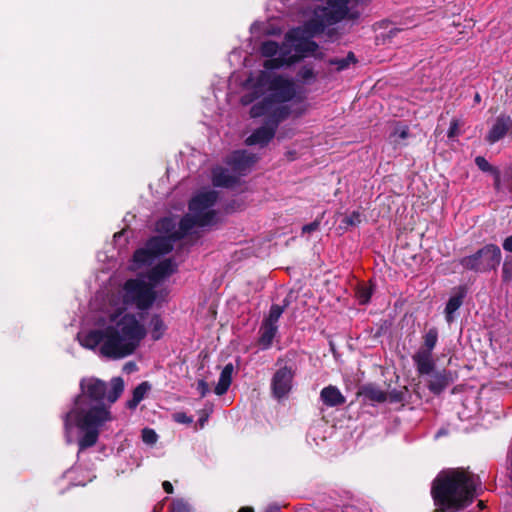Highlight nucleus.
<instances>
[{
    "label": "nucleus",
    "instance_id": "f257e3e1",
    "mask_svg": "<svg viewBox=\"0 0 512 512\" xmlns=\"http://www.w3.org/2000/svg\"><path fill=\"white\" fill-rule=\"evenodd\" d=\"M218 194L205 191L197 194L189 204V213L181 219L176 229L173 218L160 220L156 228L166 235L151 238L145 248L134 253L131 269L137 271L152 266L147 274L149 282L143 279H128L115 293L107 297L102 313L97 317L95 328L82 330L77 339L81 346L98 349L107 358L121 359L135 352L146 337L142 314L126 313L128 306L139 310H148L154 304L160 306L166 301L167 289L155 290V286L177 271L178 265L173 259L156 263V259L169 253L173 241L200 227H209L220 221L215 209Z\"/></svg>",
    "mask_w": 512,
    "mask_h": 512
},
{
    "label": "nucleus",
    "instance_id": "f03ea898",
    "mask_svg": "<svg viewBox=\"0 0 512 512\" xmlns=\"http://www.w3.org/2000/svg\"><path fill=\"white\" fill-rule=\"evenodd\" d=\"M359 2V0H328L324 7L315 5L311 11L305 12L308 17L305 25L289 31L281 46L274 41L263 42L260 52L269 59L263 63L265 70L260 71L255 81L253 78H249L248 84L256 89V93L267 91V87L260 86L258 83L263 72L276 75L270 70L290 66L304 57L317 56L318 46L314 41H311V37L323 31L326 25L344 19H358L361 13Z\"/></svg>",
    "mask_w": 512,
    "mask_h": 512
},
{
    "label": "nucleus",
    "instance_id": "7ed1b4c3",
    "mask_svg": "<svg viewBox=\"0 0 512 512\" xmlns=\"http://www.w3.org/2000/svg\"><path fill=\"white\" fill-rule=\"evenodd\" d=\"M124 391V381L114 377L107 384L95 377L80 381V393L75 397L73 407L64 415V430L68 443L72 442L71 431L75 427L81 433L78 439L79 451L94 446L101 430L114 419L110 404L117 401Z\"/></svg>",
    "mask_w": 512,
    "mask_h": 512
},
{
    "label": "nucleus",
    "instance_id": "20e7f679",
    "mask_svg": "<svg viewBox=\"0 0 512 512\" xmlns=\"http://www.w3.org/2000/svg\"><path fill=\"white\" fill-rule=\"evenodd\" d=\"M270 93L263 101L252 106L253 118L266 117V123L247 139V145L265 146L274 137L278 124L289 116L300 117L308 110L304 91L284 75L263 72L258 81Z\"/></svg>",
    "mask_w": 512,
    "mask_h": 512
},
{
    "label": "nucleus",
    "instance_id": "39448f33",
    "mask_svg": "<svg viewBox=\"0 0 512 512\" xmlns=\"http://www.w3.org/2000/svg\"><path fill=\"white\" fill-rule=\"evenodd\" d=\"M480 480L478 476L463 468L440 472L433 481L431 495L435 512H458L468 506L474 498Z\"/></svg>",
    "mask_w": 512,
    "mask_h": 512
},
{
    "label": "nucleus",
    "instance_id": "423d86ee",
    "mask_svg": "<svg viewBox=\"0 0 512 512\" xmlns=\"http://www.w3.org/2000/svg\"><path fill=\"white\" fill-rule=\"evenodd\" d=\"M256 161V156L247 151L234 152L229 161L231 171L222 167L213 170L212 182L214 186L226 188L234 186L238 178L244 175Z\"/></svg>",
    "mask_w": 512,
    "mask_h": 512
},
{
    "label": "nucleus",
    "instance_id": "0eeeda50",
    "mask_svg": "<svg viewBox=\"0 0 512 512\" xmlns=\"http://www.w3.org/2000/svg\"><path fill=\"white\" fill-rule=\"evenodd\" d=\"M501 250L497 245L487 244L476 253L460 259L461 266L470 271L495 270L501 262Z\"/></svg>",
    "mask_w": 512,
    "mask_h": 512
},
{
    "label": "nucleus",
    "instance_id": "6e6552de",
    "mask_svg": "<svg viewBox=\"0 0 512 512\" xmlns=\"http://www.w3.org/2000/svg\"><path fill=\"white\" fill-rule=\"evenodd\" d=\"M293 378L294 371L292 368L285 366L278 369L271 380L273 395L278 399L285 397L292 388Z\"/></svg>",
    "mask_w": 512,
    "mask_h": 512
},
{
    "label": "nucleus",
    "instance_id": "1a4fd4ad",
    "mask_svg": "<svg viewBox=\"0 0 512 512\" xmlns=\"http://www.w3.org/2000/svg\"><path fill=\"white\" fill-rule=\"evenodd\" d=\"M512 130V118L506 114H500L492 122L485 140L493 145L502 140Z\"/></svg>",
    "mask_w": 512,
    "mask_h": 512
},
{
    "label": "nucleus",
    "instance_id": "9d476101",
    "mask_svg": "<svg viewBox=\"0 0 512 512\" xmlns=\"http://www.w3.org/2000/svg\"><path fill=\"white\" fill-rule=\"evenodd\" d=\"M457 374L452 371L442 370L431 375L428 382V388L434 394H440L449 384L453 383Z\"/></svg>",
    "mask_w": 512,
    "mask_h": 512
},
{
    "label": "nucleus",
    "instance_id": "9b49d317",
    "mask_svg": "<svg viewBox=\"0 0 512 512\" xmlns=\"http://www.w3.org/2000/svg\"><path fill=\"white\" fill-rule=\"evenodd\" d=\"M413 362L416 366L417 372L419 375H428L431 374L435 367V362L433 360L432 353L430 351H420L418 350L412 356Z\"/></svg>",
    "mask_w": 512,
    "mask_h": 512
},
{
    "label": "nucleus",
    "instance_id": "f8f14e48",
    "mask_svg": "<svg viewBox=\"0 0 512 512\" xmlns=\"http://www.w3.org/2000/svg\"><path fill=\"white\" fill-rule=\"evenodd\" d=\"M320 399L328 407L343 405L346 401L341 391L333 385L324 387L321 390Z\"/></svg>",
    "mask_w": 512,
    "mask_h": 512
},
{
    "label": "nucleus",
    "instance_id": "ddd939ff",
    "mask_svg": "<svg viewBox=\"0 0 512 512\" xmlns=\"http://www.w3.org/2000/svg\"><path fill=\"white\" fill-rule=\"evenodd\" d=\"M466 291L463 287H459L454 295H452L445 307V317L448 323L454 320V313L460 308L463 303Z\"/></svg>",
    "mask_w": 512,
    "mask_h": 512
},
{
    "label": "nucleus",
    "instance_id": "4468645a",
    "mask_svg": "<svg viewBox=\"0 0 512 512\" xmlns=\"http://www.w3.org/2000/svg\"><path fill=\"white\" fill-rule=\"evenodd\" d=\"M358 395L363 396L370 402L383 403L387 400L388 394L373 384H367L360 388Z\"/></svg>",
    "mask_w": 512,
    "mask_h": 512
},
{
    "label": "nucleus",
    "instance_id": "2eb2a0df",
    "mask_svg": "<svg viewBox=\"0 0 512 512\" xmlns=\"http://www.w3.org/2000/svg\"><path fill=\"white\" fill-rule=\"evenodd\" d=\"M234 371V367L231 363L227 364L223 370L221 371L218 383L215 387V393L217 395H223L229 389L232 382V374Z\"/></svg>",
    "mask_w": 512,
    "mask_h": 512
},
{
    "label": "nucleus",
    "instance_id": "dca6fc26",
    "mask_svg": "<svg viewBox=\"0 0 512 512\" xmlns=\"http://www.w3.org/2000/svg\"><path fill=\"white\" fill-rule=\"evenodd\" d=\"M146 334L149 332L153 340H159L166 331V325L160 315L154 314L149 321L148 329L145 327Z\"/></svg>",
    "mask_w": 512,
    "mask_h": 512
},
{
    "label": "nucleus",
    "instance_id": "f3484780",
    "mask_svg": "<svg viewBox=\"0 0 512 512\" xmlns=\"http://www.w3.org/2000/svg\"><path fill=\"white\" fill-rule=\"evenodd\" d=\"M151 389L148 382H142L133 390L132 399L127 402V407L134 409L146 396Z\"/></svg>",
    "mask_w": 512,
    "mask_h": 512
},
{
    "label": "nucleus",
    "instance_id": "a211bd4d",
    "mask_svg": "<svg viewBox=\"0 0 512 512\" xmlns=\"http://www.w3.org/2000/svg\"><path fill=\"white\" fill-rule=\"evenodd\" d=\"M277 329V325L268 324L265 322L263 323L260 329L261 336L259 341L264 348H268L271 345L276 335Z\"/></svg>",
    "mask_w": 512,
    "mask_h": 512
},
{
    "label": "nucleus",
    "instance_id": "6ab92c4d",
    "mask_svg": "<svg viewBox=\"0 0 512 512\" xmlns=\"http://www.w3.org/2000/svg\"><path fill=\"white\" fill-rule=\"evenodd\" d=\"M475 163L480 170L483 172H490L494 175L495 187L499 188L500 185V174L499 171L494 168L490 163L482 156L475 158Z\"/></svg>",
    "mask_w": 512,
    "mask_h": 512
},
{
    "label": "nucleus",
    "instance_id": "aec40b11",
    "mask_svg": "<svg viewBox=\"0 0 512 512\" xmlns=\"http://www.w3.org/2000/svg\"><path fill=\"white\" fill-rule=\"evenodd\" d=\"M438 340V332L435 328L430 329L424 336V345L426 349H420V351H430L435 348Z\"/></svg>",
    "mask_w": 512,
    "mask_h": 512
},
{
    "label": "nucleus",
    "instance_id": "412c9836",
    "mask_svg": "<svg viewBox=\"0 0 512 512\" xmlns=\"http://www.w3.org/2000/svg\"><path fill=\"white\" fill-rule=\"evenodd\" d=\"M409 128L406 125H397L391 134V138L395 143H399L400 140H405L409 137Z\"/></svg>",
    "mask_w": 512,
    "mask_h": 512
},
{
    "label": "nucleus",
    "instance_id": "4be33fe9",
    "mask_svg": "<svg viewBox=\"0 0 512 512\" xmlns=\"http://www.w3.org/2000/svg\"><path fill=\"white\" fill-rule=\"evenodd\" d=\"M297 76H298V79H299L302 83H304V84H309V83H311L312 81H314V80H315V78H316V75H315V73H314L313 69H312L311 67H307V66L302 67V68L299 70V72H298Z\"/></svg>",
    "mask_w": 512,
    "mask_h": 512
},
{
    "label": "nucleus",
    "instance_id": "5701e85b",
    "mask_svg": "<svg viewBox=\"0 0 512 512\" xmlns=\"http://www.w3.org/2000/svg\"><path fill=\"white\" fill-rule=\"evenodd\" d=\"M282 313H283V308L281 306L272 305L270 308V311H269V315L264 322L268 323V324L277 325V322H278L279 318L281 317Z\"/></svg>",
    "mask_w": 512,
    "mask_h": 512
},
{
    "label": "nucleus",
    "instance_id": "b1692460",
    "mask_svg": "<svg viewBox=\"0 0 512 512\" xmlns=\"http://www.w3.org/2000/svg\"><path fill=\"white\" fill-rule=\"evenodd\" d=\"M356 295L360 304H366L372 296V290L370 287L361 286L357 289Z\"/></svg>",
    "mask_w": 512,
    "mask_h": 512
},
{
    "label": "nucleus",
    "instance_id": "393cba45",
    "mask_svg": "<svg viewBox=\"0 0 512 512\" xmlns=\"http://www.w3.org/2000/svg\"><path fill=\"white\" fill-rule=\"evenodd\" d=\"M142 440L148 445H153L158 440V435L153 429L145 428L142 430Z\"/></svg>",
    "mask_w": 512,
    "mask_h": 512
},
{
    "label": "nucleus",
    "instance_id": "a878e982",
    "mask_svg": "<svg viewBox=\"0 0 512 512\" xmlns=\"http://www.w3.org/2000/svg\"><path fill=\"white\" fill-rule=\"evenodd\" d=\"M171 512H190V506L182 499H176L172 502L170 507Z\"/></svg>",
    "mask_w": 512,
    "mask_h": 512
},
{
    "label": "nucleus",
    "instance_id": "bb28decb",
    "mask_svg": "<svg viewBox=\"0 0 512 512\" xmlns=\"http://www.w3.org/2000/svg\"><path fill=\"white\" fill-rule=\"evenodd\" d=\"M343 223L347 226H356L361 223V214L354 211L343 219Z\"/></svg>",
    "mask_w": 512,
    "mask_h": 512
},
{
    "label": "nucleus",
    "instance_id": "cd10ccee",
    "mask_svg": "<svg viewBox=\"0 0 512 512\" xmlns=\"http://www.w3.org/2000/svg\"><path fill=\"white\" fill-rule=\"evenodd\" d=\"M502 279L508 282L512 279V262L506 261L502 267Z\"/></svg>",
    "mask_w": 512,
    "mask_h": 512
},
{
    "label": "nucleus",
    "instance_id": "c85d7f7f",
    "mask_svg": "<svg viewBox=\"0 0 512 512\" xmlns=\"http://www.w3.org/2000/svg\"><path fill=\"white\" fill-rule=\"evenodd\" d=\"M460 122L457 119H453L450 123L448 130V137L455 138L459 135Z\"/></svg>",
    "mask_w": 512,
    "mask_h": 512
},
{
    "label": "nucleus",
    "instance_id": "c756f323",
    "mask_svg": "<svg viewBox=\"0 0 512 512\" xmlns=\"http://www.w3.org/2000/svg\"><path fill=\"white\" fill-rule=\"evenodd\" d=\"M350 61H354L353 54H349L345 59L333 61L331 63L337 65L338 70H343L348 67Z\"/></svg>",
    "mask_w": 512,
    "mask_h": 512
},
{
    "label": "nucleus",
    "instance_id": "7c9ffc66",
    "mask_svg": "<svg viewBox=\"0 0 512 512\" xmlns=\"http://www.w3.org/2000/svg\"><path fill=\"white\" fill-rule=\"evenodd\" d=\"M197 390L201 397H205L209 393V385L205 380H199L197 382Z\"/></svg>",
    "mask_w": 512,
    "mask_h": 512
},
{
    "label": "nucleus",
    "instance_id": "2f4dec72",
    "mask_svg": "<svg viewBox=\"0 0 512 512\" xmlns=\"http://www.w3.org/2000/svg\"><path fill=\"white\" fill-rule=\"evenodd\" d=\"M173 418L176 422L182 423V424H190L192 422V418L188 417L183 412H178L173 415Z\"/></svg>",
    "mask_w": 512,
    "mask_h": 512
},
{
    "label": "nucleus",
    "instance_id": "473e14b6",
    "mask_svg": "<svg viewBox=\"0 0 512 512\" xmlns=\"http://www.w3.org/2000/svg\"><path fill=\"white\" fill-rule=\"evenodd\" d=\"M319 221H314L310 224L304 225L302 228L303 233H311L316 231L319 228Z\"/></svg>",
    "mask_w": 512,
    "mask_h": 512
},
{
    "label": "nucleus",
    "instance_id": "72a5a7b5",
    "mask_svg": "<svg viewBox=\"0 0 512 512\" xmlns=\"http://www.w3.org/2000/svg\"><path fill=\"white\" fill-rule=\"evenodd\" d=\"M504 250L512 252V235L507 237L503 242Z\"/></svg>",
    "mask_w": 512,
    "mask_h": 512
},
{
    "label": "nucleus",
    "instance_id": "f704fd0d",
    "mask_svg": "<svg viewBox=\"0 0 512 512\" xmlns=\"http://www.w3.org/2000/svg\"><path fill=\"white\" fill-rule=\"evenodd\" d=\"M162 486L166 493L171 494L173 492V486L169 481H164Z\"/></svg>",
    "mask_w": 512,
    "mask_h": 512
},
{
    "label": "nucleus",
    "instance_id": "c9c22d12",
    "mask_svg": "<svg viewBox=\"0 0 512 512\" xmlns=\"http://www.w3.org/2000/svg\"><path fill=\"white\" fill-rule=\"evenodd\" d=\"M134 368H135V364H133V363H128L125 365L126 371H132Z\"/></svg>",
    "mask_w": 512,
    "mask_h": 512
},
{
    "label": "nucleus",
    "instance_id": "e433bc0d",
    "mask_svg": "<svg viewBox=\"0 0 512 512\" xmlns=\"http://www.w3.org/2000/svg\"><path fill=\"white\" fill-rule=\"evenodd\" d=\"M474 101L475 103H479L481 101V96L479 93H476L475 96H474Z\"/></svg>",
    "mask_w": 512,
    "mask_h": 512
},
{
    "label": "nucleus",
    "instance_id": "4c0bfd02",
    "mask_svg": "<svg viewBox=\"0 0 512 512\" xmlns=\"http://www.w3.org/2000/svg\"><path fill=\"white\" fill-rule=\"evenodd\" d=\"M238 512H253V510L251 508H248V507H243Z\"/></svg>",
    "mask_w": 512,
    "mask_h": 512
},
{
    "label": "nucleus",
    "instance_id": "58836bf2",
    "mask_svg": "<svg viewBox=\"0 0 512 512\" xmlns=\"http://www.w3.org/2000/svg\"><path fill=\"white\" fill-rule=\"evenodd\" d=\"M207 417H202L200 418L199 422H200V426L203 427L204 426V423L206 421Z\"/></svg>",
    "mask_w": 512,
    "mask_h": 512
},
{
    "label": "nucleus",
    "instance_id": "ea45409f",
    "mask_svg": "<svg viewBox=\"0 0 512 512\" xmlns=\"http://www.w3.org/2000/svg\"><path fill=\"white\" fill-rule=\"evenodd\" d=\"M479 506H480V507H483V506H484V504H483V502H482V501H480V502H479Z\"/></svg>",
    "mask_w": 512,
    "mask_h": 512
}]
</instances>
